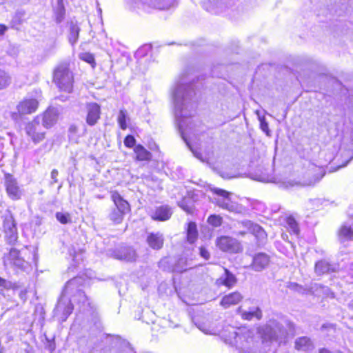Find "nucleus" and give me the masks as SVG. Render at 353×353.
I'll return each mask as SVG.
<instances>
[{
    "instance_id": "20",
    "label": "nucleus",
    "mask_w": 353,
    "mask_h": 353,
    "mask_svg": "<svg viewBox=\"0 0 353 353\" xmlns=\"http://www.w3.org/2000/svg\"><path fill=\"white\" fill-rule=\"evenodd\" d=\"M38 101L35 99L27 98L23 100L17 105L20 114H31L36 111L38 107Z\"/></svg>"
},
{
    "instance_id": "43",
    "label": "nucleus",
    "mask_w": 353,
    "mask_h": 353,
    "mask_svg": "<svg viewBox=\"0 0 353 353\" xmlns=\"http://www.w3.org/2000/svg\"><path fill=\"white\" fill-rule=\"evenodd\" d=\"M14 291L15 292V290H14ZM16 291H19V296L20 299L22 301L23 303H25L28 299V296H27L28 290H27L26 288H25V287L21 288L19 285V288L17 290H16Z\"/></svg>"
},
{
    "instance_id": "37",
    "label": "nucleus",
    "mask_w": 353,
    "mask_h": 353,
    "mask_svg": "<svg viewBox=\"0 0 353 353\" xmlns=\"http://www.w3.org/2000/svg\"><path fill=\"white\" fill-rule=\"evenodd\" d=\"M259 116V120L260 121V128L268 136H270V130H269L268 123L266 121L264 117H261L259 114V111L256 112Z\"/></svg>"
},
{
    "instance_id": "36",
    "label": "nucleus",
    "mask_w": 353,
    "mask_h": 353,
    "mask_svg": "<svg viewBox=\"0 0 353 353\" xmlns=\"http://www.w3.org/2000/svg\"><path fill=\"white\" fill-rule=\"evenodd\" d=\"M0 287L3 289H12V290H16L19 288V285L16 283H12V282L0 277Z\"/></svg>"
},
{
    "instance_id": "12",
    "label": "nucleus",
    "mask_w": 353,
    "mask_h": 353,
    "mask_svg": "<svg viewBox=\"0 0 353 353\" xmlns=\"http://www.w3.org/2000/svg\"><path fill=\"white\" fill-rule=\"evenodd\" d=\"M213 192L219 196V198L214 199L215 203L218 206L232 212L239 211L238 205L232 202L229 197L230 194V192L219 188H214Z\"/></svg>"
},
{
    "instance_id": "9",
    "label": "nucleus",
    "mask_w": 353,
    "mask_h": 353,
    "mask_svg": "<svg viewBox=\"0 0 353 353\" xmlns=\"http://www.w3.org/2000/svg\"><path fill=\"white\" fill-rule=\"evenodd\" d=\"M3 261L6 268H15L24 270L28 264L20 256L19 251L15 248H11L8 253L4 254Z\"/></svg>"
},
{
    "instance_id": "23",
    "label": "nucleus",
    "mask_w": 353,
    "mask_h": 353,
    "mask_svg": "<svg viewBox=\"0 0 353 353\" xmlns=\"http://www.w3.org/2000/svg\"><path fill=\"white\" fill-rule=\"evenodd\" d=\"M237 282L236 276L228 269H224V274L216 280L217 285H223L228 288H232Z\"/></svg>"
},
{
    "instance_id": "47",
    "label": "nucleus",
    "mask_w": 353,
    "mask_h": 353,
    "mask_svg": "<svg viewBox=\"0 0 353 353\" xmlns=\"http://www.w3.org/2000/svg\"><path fill=\"white\" fill-rule=\"evenodd\" d=\"M59 174V172L57 169H53L51 172L50 176L52 180V181L50 183L51 185H52L54 183H57L58 179L57 176Z\"/></svg>"
},
{
    "instance_id": "24",
    "label": "nucleus",
    "mask_w": 353,
    "mask_h": 353,
    "mask_svg": "<svg viewBox=\"0 0 353 353\" xmlns=\"http://www.w3.org/2000/svg\"><path fill=\"white\" fill-rule=\"evenodd\" d=\"M223 3L219 0H208L203 2V8L210 13L219 14L222 12Z\"/></svg>"
},
{
    "instance_id": "39",
    "label": "nucleus",
    "mask_w": 353,
    "mask_h": 353,
    "mask_svg": "<svg viewBox=\"0 0 353 353\" xmlns=\"http://www.w3.org/2000/svg\"><path fill=\"white\" fill-rule=\"evenodd\" d=\"M79 28L77 26V23H72L70 27V37L69 38L71 43H74L77 41L79 35Z\"/></svg>"
},
{
    "instance_id": "11",
    "label": "nucleus",
    "mask_w": 353,
    "mask_h": 353,
    "mask_svg": "<svg viewBox=\"0 0 353 353\" xmlns=\"http://www.w3.org/2000/svg\"><path fill=\"white\" fill-rule=\"evenodd\" d=\"M239 225L245 228V230L239 232L241 235L243 236L246 233L250 232L256 237L259 243H264L266 239L267 234L265 231L259 225L249 220L243 221L239 223Z\"/></svg>"
},
{
    "instance_id": "21",
    "label": "nucleus",
    "mask_w": 353,
    "mask_h": 353,
    "mask_svg": "<svg viewBox=\"0 0 353 353\" xmlns=\"http://www.w3.org/2000/svg\"><path fill=\"white\" fill-rule=\"evenodd\" d=\"M58 110L54 108H48L41 118V122L45 128H50L57 122L58 119Z\"/></svg>"
},
{
    "instance_id": "45",
    "label": "nucleus",
    "mask_w": 353,
    "mask_h": 353,
    "mask_svg": "<svg viewBox=\"0 0 353 353\" xmlns=\"http://www.w3.org/2000/svg\"><path fill=\"white\" fill-rule=\"evenodd\" d=\"M179 205L185 212L190 213L192 212V207L186 203L185 200L179 202Z\"/></svg>"
},
{
    "instance_id": "31",
    "label": "nucleus",
    "mask_w": 353,
    "mask_h": 353,
    "mask_svg": "<svg viewBox=\"0 0 353 353\" xmlns=\"http://www.w3.org/2000/svg\"><path fill=\"white\" fill-rule=\"evenodd\" d=\"M339 238L342 241L353 240V229L350 226L343 225L339 232Z\"/></svg>"
},
{
    "instance_id": "19",
    "label": "nucleus",
    "mask_w": 353,
    "mask_h": 353,
    "mask_svg": "<svg viewBox=\"0 0 353 353\" xmlns=\"http://www.w3.org/2000/svg\"><path fill=\"white\" fill-rule=\"evenodd\" d=\"M236 312L239 314L244 320L251 321L254 319L261 320L263 316L262 310L259 307H251L248 310H243L241 307H239Z\"/></svg>"
},
{
    "instance_id": "56",
    "label": "nucleus",
    "mask_w": 353,
    "mask_h": 353,
    "mask_svg": "<svg viewBox=\"0 0 353 353\" xmlns=\"http://www.w3.org/2000/svg\"><path fill=\"white\" fill-rule=\"evenodd\" d=\"M197 327L199 328V330H202L203 332L208 333V332L201 325H198Z\"/></svg>"
},
{
    "instance_id": "51",
    "label": "nucleus",
    "mask_w": 353,
    "mask_h": 353,
    "mask_svg": "<svg viewBox=\"0 0 353 353\" xmlns=\"http://www.w3.org/2000/svg\"><path fill=\"white\" fill-rule=\"evenodd\" d=\"M69 254L71 256H72L73 261H75L77 257V252L74 248H70L69 249Z\"/></svg>"
},
{
    "instance_id": "49",
    "label": "nucleus",
    "mask_w": 353,
    "mask_h": 353,
    "mask_svg": "<svg viewBox=\"0 0 353 353\" xmlns=\"http://www.w3.org/2000/svg\"><path fill=\"white\" fill-rule=\"evenodd\" d=\"M57 9L61 14L64 11V5L63 0H57Z\"/></svg>"
},
{
    "instance_id": "55",
    "label": "nucleus",
    "mask_w": 353,
    "mask_h": 353,
    "mask_svg": "<svg viewBox=\"0 0 353 353\" xmlns=\"http://www.w3.org/2000/svg\"><path fill=\"white\" fill-rule=\"evenodd\" d=\"M319 353H332V352L326 348H321L319 350Z\"/></svg>"
},
{
    "instance_id": "48",
    "label": "nucleus",
    "mask_w": 353,
    "mask_h": 353,
    "mask_svg": "<svg viewBox=\"0 0 353 353\" xmlns=\"http://www.w3.org/2000/svg\"><path fill=\"white\" fill-rule=\"evenodd\" d=\"M316 168L318 171L317 174L319 175V176H316V179L319 181L324 176L325 171L322 167H316Z\"/></svg>"
},
{
    "instance_id": "58",
    "label": "nucleus",
    "mask_w": 353,
    "mask_h": 353,
    "mask_svg": "<svg viewBox=\"0 0 353 353\" xmlns=\"http://www.w3.org/2000/svg\"><path fill=\"white\" fill-rule=\"evenodd\" d=\"M0 294H1L2 296H4V293H3V289H1V290H0Z\"/></svg>"
},
{
    "instance_id": "40",
    "label": "nucleus",
    "mask_w": 353,
    "mask_h": 353,
    "mask_svg": "<svg viewBox=\"0 0 353 353\" xmlns=\"http://www.w3.org/2000/svg\"><path fill=\"white\" fill-rule=\"evenodd\" d=\"M287 224L288 225V226L290 227V228L291 229L292 232L294 234H299V230L298 223L293 217L290 216L287 219Z\"/></svg>"
},
{
    "instance_id": "52",
    "label": "nucleus",
    "mask_w": 353,
    "mask_h": 353,
    "mask_svg": "<svg viewBox=\"0 0 353 353\" xmlns=\"http://www.w3.org/2000/svg\"><path fill=\"white\" fill-rule=\"evenodd\" d=\"M347 274L353 279V263H351L347 268Z\"/></svg>"
},
{
    "instance_id": "22",
    "label": "nucleus",
    "mask_w": 353,
    "mask_h": 353,
    "mask_svg": "<svg viewBox=\"0 0 353 353\" xmlns=\"http://www.w3.org/2000/svg\"><path fill=\"white\" fill-rule=\"evenodd\" d=\"M243 295L239 292H233L225 295L221 300L220 305L224 308H228L241 302L243 299Z\"/></svg>"
},
{
    "instance_id": "10",
    "label": "nucleus",
    "mask_w": 353,
    "mask_h": 353,
    "mask_svg": "<svg viewBox=\"0 0 353 353\" xmlns=\"http://www.w3.org/2000/svg\"><path fill=\"white\" fill-rule=\"evenodd\" d=\"M3 228L6 242L14 245L17 241L18 232L15 221L10 212L4 216Z\"/></svg>"
},
{
    "instance_id": "13",
    "label": "nucleus",
    "mask_w": 353,
    "mask_h": 353,
    "mask_svg": "<svg viewBox=\"0 0 353 353\" xmlns=\"http://www.w3.org/2000/svg\"><path fill=\"white\" fill-rule=\"evenodd\" d=\"M352 11H353V0H336L332 8L327 9L323 14L341 16Z\"/></svg>"
},
{
    "instance_id": "53",
    "label": "nucleus",
    "mask_w": 353,
    "mask_h": 353,
    "mask_svg": "<svg viewBox=\"0 0 353 353\" xmlns=\"http://www.w3.org/2000/svg\"><path fill=\"white\" fill-rule=\"evenodd\" d=\"M6 29L7 28L3 24L0 23V35L3 34Z\"/></svg>"
},
{
    "instance_id": "15",
    "label": "nucleus",
    "mask_w": 353,
    "mask_h": 353,
    "mask_svg": "<svg viewBox=\"0 0 353 353\" xmlns=\"http://www.w3.org/2000/svg\"><path fill=\"white\" fill-rule=\"evenodd\" d=\"M87 112L86 123L90 126L94 125L100 119L101 108L97 103H88L85 105Z\"/></svg>"
},
{
    "instance_id": "61",
    "label": "nucleus",
    "mask_w": 353,
    "mask_h": 353,
    "mask_svg": "<svg viewBox=\"0 0 353 353\" xmlns=\"http://www.w3.org/2000/svg\"><path fill=\"white\" fill-rule=\"evenodd\" d=\"M99 12H100V13H101V8H99Z\"/></svg>"
},
{
    "instance_id": "44",
    "label": "nucleus",
    "mask_w": 353,
    "mask_h": 353,
    "mask_svg": "<svg viewBox=\"0 0 353 353\" xmlns=\"http://www.w3.org/2000/svg\"><path fill=\"white\" fill-rule=\"evenodd\" d=\"M288 288L294 291H296L299 293L303 294L305 290L303 288V286L297 284L296 283H290L288 285Z\"/></svg>"
},
{
    "instance_id": "25",
    "label": "nucleus",
    "mask_w": 353,
    "mask_h": 353,
    "mask_svg": "<svg viewBox=\"0 0 353 353\" xmlns=\"http://www.w3.org/2000/svg\"><path fill=\"white\" fill-rule=\"evenodd\" d=\"M164 242L163 236L161 233H150L147 237V243L153 250H159L163 247Z\"/></svg>"
},
{
    "instance_id": "30",
    "label": "nucleus",
    "mask_w": 353,
    "mask_h": 353,
    "mask_svg": "<svg viewBox=\"0 0 353 353\" xmlns=\"http://www.w3.org/2000/svg\"><path fill=\"white\" fill-rule=\"evenodd\" d=\"M198 232L196 225L194 222H190L187 228V240L190 243H194L197 239Z\"/></svg>"
},
{
    "instance_id": "38",
    "label": "nucleus",
    "mask_w": 353,
    "mask_h": 353,
    "mask_svg": "<svg viewBox=\"0 0 353 353\" xmlns=\"http://www.w3.org/2000/svg\"><path fill=\"white\" fill-rule=\"evenodd\" d=\"M208 222L214 227H219L222 224V218L219 215L212 214L208 217Z\"/></svg>"
},
{
    "instance_id": "46",
    "label": "nucleus",
    "mask_w": 353,
    "mask_h": 353,
    "mask_svg": "<svg viewBox=\"0 0 353 353\" xmlns=\"http://www.w3.org/2000/svg\"><path fill=\"white\" fill-rule=\"evenodd\" d=\"M199 254H200L201 256L205 259H210V254L205 248L201 247L199 248Z\"/></svg>"
},
{
    "instance_id": "2",
    "label": "nucleus",
    "mask_w": 353,
    "mask_h": 353,
    "mask_svg": "<svg viewBox=\"0 0 353 353\" xmlns=\"http://www.w3.org/2000/svg\"><path fill=\"white\" fill-rule=\"evenodd\" d=\"M84 283L82 277H74L67 282L62 292L61 299L59 300L56 307V312L63 313V321H65L68 316L72 312L73 305L71 299H65V296L73 297L74 301L82 303L83 306L90 307V303L85 292L81 289Z\"/></svg>"
},
{
    "instance_id": "16",
    "label": "nucleus",
    "mask_w": 353,
    "mask_h": 353,
    "mask_svg": "<svg viewBox=\"0 0 353 353\" xmlns=\"http://www.w3.org/2000/svg\"><path fill=\"white\" fill-rule=\"evenodd\" d=\"M110 252L112 256L119 260L134 261L137 258L134 250L130 247H121Z\"/></svg>"
},
{
    "instance_id": "5",
    "label": "nucleus",
    "mask_w": 353,
    "mask_h": 353,
    "mask_svg": "<svg viewBox=\"0 0 353 353\" xmlns=\"http://www.w3.org/2000/svg\"><path fill=\"white\" fill-rule=\"evenodd\" d=\"M111 198L114 207L111 210L108 217L114 224H119L123 221L124 216L130 211V206L117 192H113Z\"/></svg>"
},
{
    "instance_id": "54",
    "label": "nucleus",
    "mask_w": 353,
    "mask_h": 353,
    "mask_svg": "<svg viewBox=\"0 0 353 353\" xmlns=\"http://www.w3.org/2000/svg\"><path fill=\"white\" fill-rule=\"evenodd\" d=\"M348 215L353 218V205L350 206L348 210Z\"/></svg>"
},
{
    "instance_id": "29",
    "label": "nucleus",
    "mask_w": 353,
    "mask_h": 353,
    "mask_svg": "<svg viewBox=\"0 0 353 353\" xmlns=\"http://www.w3.org/2000/svg\"><path fill=\"white\" fill-rule=\"evenodd\" d=\"M134 152L137 155V159L139 161H150L152 158L151 153L141 144L134 147Z\"/></svg>"
},
{
    "instance_id": "35",
    "label": "nucleus",
    "mask_w": 353,
    "mask_h": 353,
    "mask_svg": "<svg viewBox=\"0 0 353 353\" xmlns=\"http://www.w3.org/2000/svg\"><path fill=\"white\" fill-rule=\"evenodd\" d=\"M126 119H127V111L125 110H121L119 111L117 120H118L119 126L122 130H125L127 128Z\"/></svg>"
},
{
    "instance_id": "7",
    "label": "nucleus",
    "mask_w": 353,
    "mask_h": 353,
    "mask_svg": "<svg viewBox=\"0 0 353 353\" xmlns=\"http://www.w3.org/2000/svg\"><path fill=\"white\" fill-rule=\"evenodd\" d=\"M45 127L41 123V117H37L32 121L28 123L25 130L28 137L34 143L42 141L45 138Z\"/></svg>"
},
{
    "instance_id": "33",
    "label": "nucleus",
    "mask_w": 353,
    "mask_h": 353,
    "mask_svg": "<svg viewBox=\"0 0 353 353\" xmlns=\"http://www.w3.org/2000/svg\"><path fill=\"white\" fill-rule=\"evenodd\" d=\"M55 216L56 219L62 224L72 223V217L68 212H57Z\"/></svg>"
},
{
    "instance_id": "32",
    "label": "nucleus",
    "mask_w": 353,
    "mask_h": 353,
    "mask_svg": "<svg viewBox=\"0 0 353 353\" xmlns=\"http://www.w3.org/2000/svg\"><path fill=\"white\" fill-rule=\"evenodd\" d=\"M11 81L10 74L0 69V90L7 88L10 85Z\"/></svg>"
},
{
    "instance_id": "18",
    "label": "nucleus",
    "mask_w": 353,
    "mask_h": 353,
    "mask_svg": "<svg viewBox=\"0 0 353 353\" xmlns=\"http://www.w3.org/2000/svg\"><path fill=\"white\" fill-rule=\"evenodd\" d=\"M270 262V257L264 252H258L252 257L251 268L256 272H261L265 270Z\"/></svg>"
},
{
    "instance_id": "60",
    "label": "nucleus",
    "mask_w": 353,
    "mask_h": 353,
    "mask_svg": "<svg viewBox=\"0 0 353 353\" xmlns=\"http://www.w3.org/2000/svg\"><path fill=\"white\" fill-rule=\"evenodd\" d=\"M150 149L151 150H154L152 146H150Z\"/></svg>"
},
{
    "instance_id": "4",
    "label": "nucleus",
    "mask_w": 353,
    "mask_h": 353,
    "mask_svg": "<svg viewBox=\"0 0 353 353\" xmlns=\"http://www.w3.org/2000/svg\"><path fill=\"white\" fill-rule=\"evenodd\" d=\"M232 330L226 341L242 351H248L250 344L253 343V332L247 329L234 327H232Z\"/></svg>"
},
{
    "instance_id": "28",
    "label": "nucleus",
    "mask_w": 353,
    "mask_h": 353,
    "mask_svg": "<svg viewBox=\"0 0 353 353\" xmlns=\"http://www.w3.org/2000/svg\"><path fill=\"white\" fill-rule=\"evenodd\" d=\"M295 347L298 350L307 352L313 350L314 345L310 338L302 336L296 340Z\"/></svg>"
},
{
    "instance_id": "42",
    "label": "nucleus",
    "mask_w": 353,
    "mask_h": 353,
    "mask_svg": "<svg viewBox=\"0 0 353 353\" xmlns=\"http://www.w3.org/2000/svg\"><path fill=\"white\" fill-rule=\"evenodd\" d=\"M26 15V11L23 9H18L15 12L13 22H21L25 19Z\"/></svg>"
},
{
    "instance_id": "34",
    "label": "nucleus",
    "mask_w": 353,
    "mask_h": 353,
    "mask_svg": "<svg viewBox=\"0 0 353 353\" xmlns=\"http://www.w3.org/2000/svg\"><path fill=\"white\" fill-rule=\"evenodd\" d=\"M79 57L81 60L90 64L93 68L95 67V59L92 53L82 52L79 54Z\"/></svg>"
},
{
    "instance_id": "27",
    "label": "nucleus",
    "mask_w": 353,
    "mask_h": 353,
    "mask_svg": "<svg viewBox=\"0 0 353 353\" xmlns=\"http://www.w3.org/2000/svg\"><path fill=\"white\" fill-rule=\"evenodd\" d=\"M144 5L159 10L168 9L172 3V0H141Z\"/></svg>"
},
{
    "instance_id": "3",
    "label": "nucleus",
    "mask_w": 353,
    "mask_h": 353,
    "mask_svg": "<svg viewBox=\"0 0 353 353\" xmlns=\"http://www.w3.org/2000/svg\"><path fill=\"white\" fill-rule=\"evenodd\" d=\"M53 81L60 90L70 93L73 90L74 77L69 64L61 63L54 70Z\"/></svg>"
},
{
    "instance_id": "26",
    "label": "nucleus",
    "mask_w": 353,
    "mask_h": 353,
    "mask_svg": "<svg viewBox=\"0 0 353 353\" xmlns=\"http://www.w3.org/2000/svg\"><path fill=\"white\" fill-rule=\"evenodd\" d=\"M172 214V210L169 207L160 206L156 209L152 217L154 220L165 221L170 218Z\"/></svg>"
},
{
    "instance_id": "17",
    "label": "nucleus",
    "mask_w": 353,
    "mask_h": 353,
    "mask_svg": "<svg viewBox=\"0 0 353 353\" xmlns=\"http://www.w3.org/2000/svg\"><path fill=\"white\" fill-rule=\"evenodd\" d=\"M339 265L337 263H332L327 259L318 261L315 263V272L317 275L330 274L339 270Z\"/></svg>"
},
{
    "instance_id": "14",
    "label": "nucleus",
    "mask_w": 353,
    "mask_h": 353,
    "mask_svg": "<svg viewBox=\"0 0 353 353\" xmlns=\"http://www.w3.org/2000/svg\"><path fill=\"white\" fill-rule=\"evenodd\" d=\"M216 243L224 252L237 253L241 249L240 243L236 239L226 236L218 238Z\"/></svg>"
},
{
    "instance_id": "50",
    "label": "nucleus",
    "mask_w": 353,
    "mask_h": 353,
    "mask_svg": "<svg viewBox=\"0 0 353 353\" xmlns=\"http://www.w3.org/2000/svg\"><path fill=\"white\" fill-rule=\"evenodd\" d=\"M151 49H152V46L150 44L145 45L142 48H141L138 52H143L147 53L148 51L151 50Z\"/></svg>"
},
{
    "instance_id": "59",
    "label": "nucleus",
    "mask_w": 353,
    "mask_h": 353,
    "mask_svg": "<svg viewBox=\"0 0 353 353\" xmlns=\"http://www.w3.org/2000/svg\"><path fill=\"white\" fill-rule=\"evenodd\" d=\"M152 148H153V149L158 148V146L155 143H154V145H152Z\"/></svg>"
},
{
    "instance_id": "57",
    "label": "nucleus",
    "mask_w": 353,
    "mask_h": 353,
    "mask_svg": "<svg viewBox=\"0 0 353 353\" xmlns=\"http://www.w3.org/2000/svg\"><path fill=\"white\" fill-rule=\"evenodd\" d=\"M75 130H76V127H75V126H71V127L70 128V130L71 132H74V131H75Z\"/></svg>"
},
{
    "instance_id": "41",
    "label": "nucleus",
    "mask_w": 353,
    "mask_h": 353,
    "mask_svg": "<svg viewBox=\"0 0 353 353\" xmlns=\"http://www.w3.org/2000/svg\"><path fill=\"white\" fill-rule=\"evenodd\" d=\"M124 145L129 148H132L135 147L136 145V139L133 135L128 134L124 139Z\"/></svg>"
},
{
    "instance_id": "6",
    "label": "nucleus",
    "mask_w": 353,
    "mask_h": 353,
    "mask_svg": "<svg viewBox=\"0 0 353 353\" xmlns=\"http://www.w3.org/2000/svg\"><path fill=\"white\" fill-rule=\"evenodd\" d=\"M288 335V332L284 326L276 322L271 321L263 329L262 336L264 340L276 341L281 343Z\"/></svg>"
},
{
    "instance_id": "1",
    "label": "nucleus",
    "mask_w": 353,
    "mask_h": 353,
    "mask_svg": "<svg viewBox=\"0 0 353 353\" xmlns=\"http://www.w3.org/2000/svg\"><path fill=\"white\" fill-rule=\"evenodd\" d=\"M175 117L181 136L188 145L185 132L189 127L196 109L195 89L192 83H188L183 79L178 82L172 92Z\"/></svg>"
},
{
    "instance_id": "8",
    "label": "nucleus",
    "mask_w": 353,
    "mask_h": 353,
    "mask_svg": "<svg viewBox=\"0 0 353 353\" xmlns=\"http://www.w3.org/2000/svg\"><path fill=\"white\" fill-rule=\"evenodd\" d=\"M3 185L6 193L10 199L17 201L21 199L23 195V190L21 188L17 179L13 175L6 174Z\"/></svg>"
}]
</instances>
